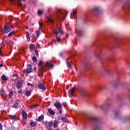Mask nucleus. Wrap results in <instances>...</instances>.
<instances>
[{
    "label": "nucleus",
    "mask_w": 130,
    "mask_h": 130,
    "mask_svg": "<svg viewBox=\"0 0 130 130\" xmlns=\"http://www.w3.org/2000/svg\"><path fill=\"white\" fill-rule=\"evenodd\" d=\"M35 48V45L31 44L29 46V49L30 50H33Z\"/></svg>",
    "instance_id": "29"
},
{
    "label": "nucleus",
    "mask_w": 130,
    "mask_h": 130,
    "mask_svg": "<svg viewBox=\"0 0 130 130\" xmlns=\"http://www.w3.org/2000/svg\"><path fill=\"white\" fill-rule=\"evenodd\" d=\"M39 106V105H34L30 107V109H33V108H36V107H38Z\"/></svg>",
    "instance_id": "43"
},
{
    "label": "nucleus",
    "mask_w": 130,
    "mask_h": 130,
    "mask_svg": "<svg viewBox=\"0 0 130 130\" xmlns=\"http://www.w3.org/2000/svg\"><path fill=\"white\" fill-rule=\"evenodd\" d=\"M115 116L116 117H119L120 116V112L117 111L115 112Z\"/></svg>",
    "instance_id": "31"
},
{
    "label": "nucleus",
    "mask_w": 130,
    "mask_h": 130,
    "mask_svg": "<svg viewBox=\"0 0 130 130\" xmlns=\"http://www.w3.org/2000/svg\"><path fill=\"white\" fill-rule=\"evenodd\" d=\"M27 69L24 70L23 73L24 74H30V73H33V70H32V65L31 64H28L27 65Z\"/></svg>",
    "instance_id": "5"
},
{
    "label": "nucleus",
    "mask_w": 130,
    "mask_h": 130,
    "mask_svg": "<svg viewBox=\"0 0 130 130\" xmlns=\"http://www.w3.org/2000/svg\"><path fill=\"white\" fill-rule=\"evenodd\" d=\"M126 121H130V116H126L123 119V122H126Z\"/></svg>",
    "instance_id": "24"
},
{
    "label": "nucleus",
    "mask_w": 130,
    "mask_h": 130,
    "mask_svg": "<svg viewBox=\"0 0 130 130\" xmlns=\"http://www.w3.org/2000/svg\"><path fill=\"white\" fill-rule=\"evenodd\" d=\"M25 94L26 96L29 97V96H30V95H31V92H30V91H29V90L26 91Z\"/></svg>",
    "instance_id": "42"
},
{
    "label": "nucleus",
    "mask_w": 130,
    "mask_h": 130,
    "mask_svg": "<svg viewBox=\"0 0 130 130\" xmlns=\"http://www.w3.org/2000/svg\"><path fill=\"white\" fill-rule=\"evenodd\" d=\"M49 21L50 22V23H53V20H52V19H50V18H49Z\"/></svg>",
    "instance_id": "53"
},
{
    "label": "nucleus",
    "mask_w": 130,
    "mask_h": 130,
    "mask_svg": "<svg viewBox=\"0 0 130 130\" xmlns=\"http://www.w3.org/2000/svg\"><path fill=\"white\" fill-rule=\"evenodd\" d=\"M34 52H35L36 56H39V53L38 52V50L37 48H36L34 50Z\"/></svg>",
    "instance_id": "37"
},
{
    "label": "nucleus",
    "mask_w": 130,
    "mask_h": 130,
    "mask_svg": "<svg viewBox=\"0 0 130 130\" xmlns=\"http://www.w3.org/2000/svg\"><path fill=\"white\" fill-rule=\"evenodd\" d=\"M44 119V116L43 115H41L38 118L36 119V121H39L40 122L42 120H43Z\"/></svg>",
    "instance_id": "21"
},
{
    "label": "nucleus",
    "mask_w": 130,
    "mask_h": 130,
    "mask_svg": "<svg viewBox=\"0 0 130 130\" xmlns=\"http://www.w3.org/2000/svg\"><path fill=\"white\" fill-rule=\"evenodd\" d=\"M33 70H34L35 72H36V66H35V67L34 68Z\"/></svg>",
    "instance_id": "58"
},
{
    "label": "nucleus",
    "mask_w": 130,
    "mask_h": 130,
    "mask_svg": "<svg viewBox=\"0 0 130 130\" xmlns=\"http://www.w3.org/2000/svg\"><path fill=\"white\" fill-rule=\"evenodd\" d=\"M11 31V27L5 25L4 27V33H9Z\"/></svg>",
    "instance_id": "15"
},
{
    "label": "nucleus",
    "mask_w": 130,
    "mask_h": 130,
    "mask_svg": "<svg viewBox=\"0 0 130 130\" xmlns=\"http://www.w3.org/2000/svg\"><path fill=\"white\" fill-rule=\"evenodd\" d=\"M45 67H48V68H53V64L49 62H47V63L45 64Z\"/></svg>",
    "instance_id": "23"
},
{
    "label": "nucleus",
    "mask_w": 130,
    "mask_h": 130,
    "mask_svg": "<svg viewBox=\"0 0 130 130\" xmlns=\"http://www.w3.org/2000/svg\"><path fill=\"white\" fill-rule=\"evenodd\" d=\"M11 119L12 120H16L17 119V116L16 115H10Z\"/></svg>",
    "instance_id": "32"
},
{
    "label": "nucleus",
    "mask_w": 130,
    "mask_h": 130,
    "mask_svg": "<svg viewBox=\"0 0 130 130\" xmlns=\"http://www.w3.org/2000/svg\"><path fill=\"white\" fill-rule=\"evenodd\" d=\"M42 77H43V76H44V74H43V72H42Z\"/></svg>",
    "instance_id": "63"
},
{
    "label": "nucleus",
    "mask_w": 130,
    "mask_h": 130,
    "mask_svg": "<svg viewBox=\"0 0 130 130\" xmlns=\"http://www.w3.org/2000/svg\"><path fill=\"white\" fill-rule=\"evenodd\" d=\"M61 120H62V121H64V122H66L67 121V117H63L62 116H61Z\"/></svg>",
    "instance_id": "44"
},
{
    "label": "nucleus",
    "mask_w": 130,
    "mask_h": 130,
    "mask_svg": "<svg viewBox=\"0 0 130 130\" xmlns=\"http://www.w3.org/2000/svg\"><path fill=\"white\" fill-rule=\"evenodd\" d=\"M75 91H76V87H74L69 91V94L70 97H73L74 94H75Z\"/></svg>",
    "instance_id": "10"
},
{
    "label": "nucleus",
    "mask_w": 130,
    "mask_h": 130,
    "mask_svg": "<svg viewBox=\"0 0 130 130\" xmlns=\"http://www.w3.org/2000/svg\"><path fill=\"white\" fill-rule=\"evenodd\" d=\"M118 86H119V84H118V83H115L114 84L115 88H116L117 87H118Z\"/></svg>",
    "instance_id": "50"
},
{
    "label": "nucleus",
    "mask_w": 130,
    "mask_h": 130,
    "mask_svg": "<svg viewBox=\"0 0 130 130\" xmlns=\"http://www.w3.org/2000/svg\"><path fill=\"white\" fill-rule=\"evenodd\" d=\"M27 86H30V87H33L34 85L30 83H27Z\"/></svg>",
    "instance_id": "49"
},
{
    "label": "nucleus",
    "mask_w": 130,
    "mask_h": 130,
    "mask_svg": "<svg viewBox=\"0 0 130 130\" xmlns=\"http://www.w3.org/2000/svg\"><path fill=\"white\" fill-rule=\"evenodd\" d=\"M56 36V41L57 42L59 43V42H61V40L60 39V38L57 37V36Z\"/></svg>",
    "instance_id": "46"
},
{
    "label": "nucleus",
    "mask_w": 130,
    "mask_h": 130,
    "mask_svg": "<svg viewBox=\"0 0 130 130\" xmlns=\"http://www.w3.org/2000/svg\"><path fill=\"white\" fill-rule=\"evenodd\" d=\"M122 10L123 12L128 13L130 12V1H127L122 7Z\"/></svg>",
    "instance_id": "2"
},
{
    "label": "nucleus",
    "mask_w": 130,
    "mask_h": 130,
    "mask_svg": "<svg viewBox=\"0 0 130 130\" xmlns=\"http://www.w3.org/2000/svg\"><path fill=\"white\" fill-rule=\"evenodd\" d=\"M58 33H60L61 35H63V34H64V32H63V30H61V29L60 28H59L58 30L54 29V34L56 36H57V35H58Z\"/></svg>",
    "instance_id": "9"
},
{
    "label": "nucleus",
    "mask_w": 130,
    "mask_h": 130,
    "mask_svg": "<svg viewBox=\"0 0 130 130\" xmlns=\"http://www.w3.org/2000/svg\"><path fill=\"white\" fill-rule=\"evenodd\" d=\"M22 87V80H18L16 83V88L18 90Z\"/></svg>",
    "instance_id": "14"
},
{
    "label": "nucleus",
    "mask_w": 130,
    "mask_h": 130,
    "mask_svg": "<svg viewBox=\"0 0 130 130\" xmlns=\"http://www.w3.org/2000/svg\"><path fill=\"white\" fill-rule=\"evenodd\" d=\"M11 25H12V23H10L9 24V25L11 26Z\"/></svg>",
    "instance_id": "64"
},
{
    "label": "nucleus",
    "mask_w": 130,
    "mask_h": 130,
    "mask_svg": "<svg viewBox=\"0 0 130 130\" xmlns=\"http://www.w3.org/2000/svg\"><path fill=\"white\" fill-rule=\"evenodd\" d=\"M13 96V91H11L9 93V94H8V97L9 98V99H12V97Z\"/></svg>",
    "instance_id": "34"
},
{
    "label": "nucleus",
    "mask_w": 130,
    "mask_h": 130,
    "mask_svg": "<svg viewBox=\"0 0 130 130\" xmlns=\"http://www.w3.org/2000/svg\"><path fill=\"white\" fill-rule=\"evenodd\" d=\"M43 13V10H39L38 12V16H41L42 15V13Z\"/></svg>",
    "instance_id": "47"
},
{
    "label": "nucleus",
    "mask_w": 130,
    "mask_h": 130,
    "mask_svg": "<svg viewBox=\"0 0 130 130\" xmlns=\"http://www.w3.org/2000/svg\"><path fill=\"white\" fill-rule=\"evenodd\" d=\"M54 106L57 108V109H58L59 113H62V109L61 108V105L60 104V103L57 102L54 104Z\"/></svg>",
    "instance_id": "6"
},
{
    "label": "nucleus",
    "mask_w": 130,
    "mask_h": 130,
    "mask_svg": "<svg viewBox=\"0 0 130 130\" xmlns=\"http://www.w3.org/2000/svg\"><path fill=\"white\" fill-rule=\"evenodd\" d=\"M15 34V31H12L10 32V34L8 35V37H12Z\"/></svg>",
    "instance_id": "36"
},
{
    "label": "nucleus",
    "mask_w": 130,
    "mask_h": 130,
    "mask_svg": "<svg viewBox=\"0 0 130 130\" xmlns=\"http://www.w3.org/2000/svg\"><path fill=\"white\" fill-rule=\"evenodd\" d=\"M30 126H32V127L36 126V123L34 121L31 122L30 123Z\"/></svg>",
    "instance_id": "41"
},
{
    "label": "nucleus",
    "mask_w": 130,
    "mask_h": 130,
    "mask_svg": "<svg viewBox=\"0 0 130 130\" xmlns=\"http://www.w3.org/2000/svg\"><path fill=\"white\" fill-rule=\"evenodd\" d=\"M1 48H0V55L1 56H4V55H3V53H2V52L1 51Z\"/></svg>",
    "instance_id": "56"
},
{
    "label": "nucleus",
    "mask_w": 130,
    "mask_h": 130,
    "mask_svg": "<svg viewBox=\"0 0 130 130\" xmlns=\"http://www.w3.org/2000/svg\"><path fill=\"white\" fill-rule=\"evenodd\" d=\"M0 130H3V124L0 123Z\"/></svg>",
    "instance_id": "52"
},
{
    "label": "nucleus",
    "mask_w": 130,
    "mask_h": 130,
    "mask_svg": "<svg viewBox=\"0 0 130 130\" xmlns=\"http://www.w3.org/2000/svg\"><path fill=\"white\" fill-rule=\"evenodd\" d=\"M95 44H96V43H95V42H93V43H92V45H95Z\"/></svg>",
    "instance_id": "61"
},
{
    "label": "nucleus",
    "mask_w": 130,
    "mask_h": 130,
    "mask_svg": "<svg viewBox=\"0 0 130 130\" xmlns=\"http://www.w3.org/2000/svg\"><path fill=\"white\" fill-rule=\"evenodd\" d=\"M22 92L23 91H22V90H18V94H22Z\"/></svg>",
    "instance_id": "54"
},
{
    "label": "nucleus",
    "mask_w": 130,
    "mask_h": 130,
    "mask_svg": "<svg viewBox=\"0 0 130 130\" xmlns=\"http://www.w3.org/2000/svg\"><path fill=\"white\" fill-rule=\"evenodd\" d=\"M62 52H60V53H59V56H62Z\"/></svg>",
    "instance_id": "55"
},
{
    "label": "nucleus",
    "mask_w": 130,
    "mask_h": 130,
    "mask_svg": "<svg viewBox=\"0 0 130 130\" xmlns=\"http://www.w3.org/2000/svg\"><path fill=\"white\" fill-rule=\"evenodd\" d=\"M37 38H38L40 35V30H37L36 31Z\"/></svg>",
    "instance_id": "48"
},
{
    "label": "nucleus",
    "mask_w": 130,
    "mask_h": 130,
    "mask_svg": "<svg viewBox=\"0 0 130 130\" xmlns=\"http://www.w3.org/2000/svg\"><path fill=\"white\" fill-rule=\"evenodd\" d=\"M115 43L116 45L117 46V47H118V45H119V44H121V40L120 39H118L116 41Z\"/></svg>",
    "instance_id": "27"
},
{
    "label": "nucleus",
    "mask_w": 130,
    "mask_h": 130,
    "mask_svg": "<svg viewBox=\"0 0 130 130\" xmlns=\"http://www.w3.org/2000/svg\"><path fill=\"white\" fill-rule=\"evenodd\" d=\"M57 121L54 120L53 123V126L54 128L57 127Z\"/></svg>",
    "instance_id": "28"
},
{
    "label": "nucleus",
    "mask_w": 130,
    "mask_h": 130,
    "mask_svg": "<svg viewBox=\"0 0 130 130\" xmlns=\"http://www.w3.org/2000/svg\"><path fill=\"white\" fill-rule=\"evenodd\" d=\"M90 14L92 16H98L100 14V8L95 7L90 11Z\"/></svg>",
    "instance_id": "4"
},
{
    "label": "nucleus",
    "mask_w": 130,
    "mask_h": 130,
    "mask_svg": "<svg viewBox=\"0 0 130 130\" xmlns=\"http://www.w3.org/2000/svg\"><path fill=\"white\" fill-rule=\"evenodd\" d=\"M2 81H8V79H7L6 75L2 76Z\"/></svg>",
    "instance_id": "35"
},
{
    "label": "nucleus",
    "mask_w": 130,
    "mask_h": 130,
    "mask_svg": "<svg viewBox=\"0 0 130 130\" xmlns=\"http://www.w3.org/2000/svg\"><path fill=\"white\" fill-rule=\"evenodd\" d=\"M91 93L88 92L85 88H82V98H91Z\"/></svg>",
    "instance_id": "3"
},
{
    "label": "nucleus",
    "mask_w": 130,
    "mask_h": 130,
    "mask_svg": "<svg viewBox=\"0 0 130 130\" xmlns=\"http://www.w3.org/2000/svg\"><path fill=\"white\" fill-rule=\"evenodd\" d=\"M95 55L98 58L101 57V49H98L95 52Z\"/></svg>",
    "instance_id": "12"
},
{
    "label": "nucleus",
    "mask_w": 130,
    "mask_h": 130,
    "mask_svg": "<svg viewBox=\"0 0 130 130\" xmlns=\"http://www.w3.org/2000/svg\"><path fill=\"white\" fill-rule=\"evenodd\" d=\"M118 104L119 105L120 107L123 106L124 104V102L122 100H120L118 102Z\"/></svg>",
    "instance_id": "25"
},
{
    "label": "nucleus",
    "mask_w": 130,
    "mask_h": 130,
    "mask_svg": "<svg viewBox=\"0 0 130 130\" xmlns=\"http://www.w3.org/2000/svg\"><path fill=\"white\" fill-rule=\"evenodd\" d=\"M71 14H72L73 17L74 18V19H76V18H77V17L76 16V12H75L74 11H73L72 12Z\"/></svg>",
    "instance_id": "40"
},
{
    "label": "nucleus",
    "mask_w": 130,
    "mask_h": 130,
    "mask_svg": "<svg viewBox=\"0 0 130 130\" xmlns=\"http://www.w3.org/2000/svg\"><path fill=\"white\" fill-rule=\"evenodd\" d=\"M5 43H6V44H8V45H10V46H11V47H13V43L12 41H11V40H8L6 41H5Z\"/></svg>",
    "instance_id": "20"
},
{
    "label": "nucleus",
    "mask_w": 130,
    "mask_h": 130,
    "mask_svg": "<svg viewBox=\"0 0 130 130\" xmlns=\"http://www.w3.org/2000/svg\"><path fill=\"white\" fill-rule=\"evenodd\" d=\"M69 59H70V58L67 59L66 64L69 69H72V63H73V62H69Z\"/></svg>",
    "instance_id": "17"
},
{
    "label": "nucleus",
    "mask_w": 130,
    "mask_h": 130,
    "mask_svg": "<svg viewBox=\"0 0 130 130\" xmlns=\"http://www.w3.org/2000/svg\"><path fill=\"white\" fill-rule=\"evenodd\" d=\"M109 107H110V105L107 102H106L101 106V109H103V110H108Z\"/></svg>",
    "instance_id": "7"
},
{
    "label": "nucleus",
    "mask_w": 130,
    "mask_h": 130,
    "mask_svg": "<svg viewBox=\"0 0 130 130\" xmlns=\"http://www.w3.org/2000/svg\"><path fill=\"white\" fill-rule=\"evenodd\" d=\"M38 88L41 90H43V91H45L46 90V87H45V85H44V84L42 83H40L38 84Z\"/></svg>",
    "instance_id": "11"
},
{
    "label": "nucleus",
    "mask_w": 130,
    "mask_h": 130,
    "mask_svg": "<svg viewBox=\"0 0 130 130\" xmlns=\"http://www.w3.org/2000/svg\"><path fill=\"white\" fill-rule=\"evenodd\" d=\"M39 25H40L39 30H42V29H43V23L40 22Z\"/></svg>",
    "instance_id": "39"
},
{
    "label": "nucleus",
    "mask_w": 130,
    "mask_h": 130,
    "mask_svg": "<svg viewBox=\"0 0 130 130\" xmlns=\"http://www.w3.org/2000/svg\"><path fill=\"white\" fill-rule=\"evenodd\" d=\"M19 106H20V104L19 103H18V102H16L15 103H14L13 104V105L12 106V107L13 108L18 109V108H19Z\"/></svg>",
    "instance_id": "22"
},
{
    "label": "nucleus",
    "mask_w": 130,
    "mask_h": 130,
    "mask_svg": "<svg viewBox=\"0 0 130 130\" xmlns=\"http://www.w3.org/2000/svg\"><path fill=\"white\" fill-rule=\"evenodd\" d=\"M22 114L23 120H27V118H28V116H27V113L24 110H23L22 111Z\"/></svg>",
    "instance_id": "13"
},
{
    "label": "nucleus",
    "mask_w": 130,
    "mask_h": 130,
    "mask_svg": "<svg viewBox=\"0 0 130 130\" xmlns=\"http://www.w3.org/2000/svg\"><path fill=\"white\" fill-rule=\"evenodd\" d=\"M43 64V62L42 61H40L39 63V71H41L43 73H45V72H46V70L44 69V68L42 67Z\"/></svg>",
    "instance_id": "8"
},
{
    "label": "nucleus",
    "mask_w": 130,
    "mask_h": 130,
    "mask_svg": "<svg viewBox=\"0 0 130 130\" xmlns=\"http://www.w3.org/2000/svg\"><path fill=\"white\" fill-rule=\"evenodd\" d=\"M17 5H18V6H19L20 7H21V6H22V4H21V2H17Z\"/></svg>",
    "instance_id": "51"
},
{
    "label": "nucleus",
    "mask_w": 130,
    "mask_h": 130,
    "mask_svg": "<svg viewBox=\"0 0 130 130\" xmlns=\"http://www.w3.org/2000/svg\"><path fill=\"white\" fill-rule=\"evenodd\" d=\"M5 94L6 93L5 92V91L4 90V89H1L0 91V95H1L2 96H4Z\"/></svg>",
    "instance_id": "38"
},
{
    "label": "nucleus",
    "mask_w": 130,
    "mask_h": 130,
    "mask_svg": "<svg viewBox=\"0 0 130 130\" xmlns=\"http://www.w3.org/2000/svg\"><path fill=\"white\" fill-rule=\"evenodd\" d=\"M58 120H61V116H58Z\"/></svg>",
    "instance_id": "57"
},
{
    "label": "nucleus",
    "mask_w": 130,
    "mask_h": 130,
    "mask_svg": "<svg viewBox=\"0 0 130 130\" xmlns=\"http://www.w3.org/2000/svg\"><path fill=\"white\" fill-rule=\"evenodd\" d=\"M88 119L92 121V123L93 124V130H102V129L101 126H100L101 122L100 121V120L99 119V118L96 117L92 116V117H88Z\"/></svg>",
    "instance_id": "1"
},
{
    "label": "nucleus",
    "mask_w": 130,
    "mask_h": 130,
    "mask_svg": "<svg viewBox=\"0 0 130 130\" xmlns=\"http://www.w3.org/2000/svg\"><path fill=\"white\" fill-rule=\"evenodd\" d=\"M78 37L79 38H81V37H82V31L81 30H78Z\"/></svg>",
    "instance_id": "33"
},
{
    "label": "nucleus",
    "mask_w": 130,
    "mask_h": 130,
    "mask_svg": "<svg viewBox=\"0 0 130 130\" xmlns=\"http://www.w3.org/2000/svg\"><path fill=\"white\" fill-rule=\"evenodd\" d=\"M93 89H95V90H97L98 91H102L104 88L102 87L100 85H96L95 86H94Z\"/></svg>",
    "instance_id": "19"
},
{
    "label": "nucleus",
    "mask_w": 130,
    "mask_h": 130,
    "mask_svg": "<svg viewBox=\"0 0 130 130\" xmlns=\"http://www.w3.org/2000/svg\"><path fill=\"white\" fill-rule=\"evenodd\" d=\"M44 124L46 125L47 128L51 127V126L53 125V122L52 121H50L48 123L47 122H45Z\"/></svg>",
    "instance_id": "16"
},
{
    "label": "nucleus",
    "mask_w": 130,
    "mask_h": 130,
    "mask_svg": "<svg viewBox=\"0 0 130 130\" xmlns=\"http://www.w3.org/2000/svg\"><path fill=\"white\" fill-rule=\"evenodd\" d=\"M4 43H6V42L5 41L4 42H2V44H4Z\"/></svg>",
    "instance_id": "62"
},
{
    "label": "nucleus",
    "mask_w": 130,
    "mask_h": 130,
    "mask_svg": "<svg viewBox=\"0 0 130 130\" xmlns=\"http://www.w3.org/2000/svg\"><path fill=\"white\" fill-rule=\"evenodd\" d=\"M48 130H53V129L50 128V127H48V128H47Z\"/></svg>",
    "instance_id": "59"
},
{
    "label": "nucleus",
    "mask_w": 130,
    "mask_h": 130,
    "mask_svg": "<svg viewBox=\"0 0 130 130\" xmlns=\"http://www.w3.org/2000/svg\"><path fill=\"white\" fill-rule=\"evenodd\" d=\"M3 64H0V68H3Z\"/></svg>",
    "instance_id": "60"
},
{
    "label": "nucleus",
    "mask_w": 130,
    "mask_h": 130,
    "mask_svg": "<svg viewBox=\"0 0 130 130\" xmlns=\"http://www.w3.org/2000/svg\"><path fill=\"white\" fill-rule=\"evenodd\" d=\"M32 60H33L34 62H36V61H37V57L34 56L32 57Z\"/></svg>",
    "instance_id": "45"
},
{
    "label": "nucleus",
    "mask_w": 130,
    "mask_h": 130,
    "mask_svg": "<svg viewBox=\"0 0 130 130\" xmlns=\"http://www.w3.org/2000/svg\"><path fill=\"white\" fill-rule=\"evenodd\" d=\"M85 68L86 71H89L91 69V65H90V62H87L85 64Z\"/></svg>",
    "instance_id": "18"
},
{
    "label": "nucleus",
    "mask_w": 130,
    "mask_h": 130,
    "mask_svg": "<svg viewBox=\"0 0 130 130\" xmlns=\"http://www.w3.org/2000/svg\"><path fill=\"white\" fill-rule=\"evenodd\" d=\"M48 112L51 114V115H54V114H55V112H54V111L51 109H48Z\"/></svg>",
    "instance_id": "26"
},
{
    "label": "nucleus",
    "mask_w": 130,
    "mask_h": 130,
    "mask_svg": "<svg viewBox=\"0 0 130 130\" xmlns=\"http://www.w3.org/2000/svg\"><path fill=\"white\" fill-rule=\"evenodd\" d=\"M26 37L27 38V41L28 42H30V34H29V32H27L26 35Z\"/></svg>",
    "instance_id": "30"
}]
</instances>
